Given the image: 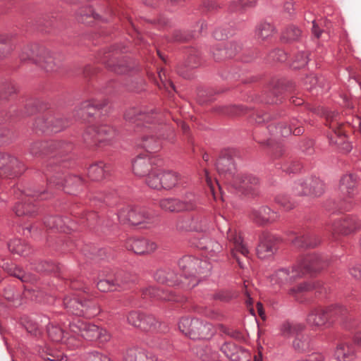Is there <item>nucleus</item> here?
Segmentation results:
<instances>
[{
    "label": "nucleus",
    "mask_w": 361,
    "mask_h": 361,
    "mask_svg": "<svg viewBox=\"0 0 361 361\" xmlns=\"http://www.w3.org/2000/svg\"><path fill=\"white\" fill-rule=\"evenodd\" d=\"M69 329L71 335L65 342L67 348L71 350L80 346L82 338L90 341H98L100 343H106L111 338L110 334L105 329L80 319L71 322Z\"/></svg>",
    "instance_id": "f257e3e1"
},
{
    "label": "nucleus",
    "mask_w": 361,
    "mask_h": 361,
    "mask_svg": "<svg viewBox=\"0 0 361 361\" xmlns=\"http://www.w3.org/2000/svg\"><path fill=\"white\" fill-rule=\"evenodd\" d=\"M324 267V262L321 256L310 254L302 257L296 265L279 269L273 275L272 280L281 285L291 283L295 279L311 271H318Z\"/></svg>",
    "instance_id": "f03ea898"
},
{
    "label": "nucleus",
    "mask_w": 361,
    "mask_h": 361,
    "mask_svg": "<svg viewBox=\"0 0 361 361\" xmlns=\"http://www.w3.org/2000/svg\"><path fill=\"white\" fill-rule=\"evenodd\" d=\"M14 197L19 199L13 208V211L18 216L34 217L39 213L38 207L32 203L30 197L37 199H47L44 196V190H36L32 188L21 190L18 187L12 189Z\"/></svg>",
    "instance_id": "7ed1b4c3"
},
{
    "label": "nucleus",
    "mask_w": 361,
    "mask_h": 361,
    "mask_svg": "<svg viewBox=\"0 0 361 361\" xmlns=\"http://www.w3.org/2000/svg\"><path fill=\"white\" fill-rule=\"evenodd\" d=\"M180 331L192 340L210 339L216 333L213 325L197 318H181L178 322Z\"/></svg>",
    "instance_id": "20e7f679"
},
{
    "label": "nucleus",
    "mask_w": 361,
    "mask_h": 361,
    "mask_svg": "<svg viewBox=\"0 0 361 361\" xmlns=\"http://www.w3.org/2000/svg\"><path fill=\"white\" fill-rule=\"evenodd\" d=\"M178 266L183 271V275L188 279L193 277L195 282L192 286H195L198 283L196 279L197 276L205 278L210 275L212 266L207 259L197 258L192 255H186L178 261Z\"/></svg>",
    "instance_id": "39448f33"
},
{
    "label": "nucleus",
    "mask_w": 361,
    "mask_h": 361,
    "mask_svg": "<svg viewBox=\"0 0 361 361\" xmlns=\"http://www.w3.org/2000/svg\"><path fill=\"white\" fill-rule=\"evenodd\" d=\"M179 182L180 176L178 173L163 170L160 166L146 178L147 185L156 190H170L178 185Z\"/></svg>",
    "instance_id": "423d86ee"
},
{
    "label": "nucleus",
    "mask_w": 361,
    "mask_h": 361,
    "mask_svg": "<svg viewBox=\"0 0 361 361\" xmlns=\"http://www.w3.org/2000/svg\"><path fill=\"white\" fill-rule=\"evenodd\" d=\"M45 176L49 185L61 188L68 194L76 195L83 188V180L78 176H65L59 172L51 176L47 173Z\"/></svg>",
    "instance_id": "0eeeda50"
},
{
    "label": "nucleus",
    "mask_w": 361,
    "mask_h": 361,
    "mask_svg": "<svg viewBox=\"0 0 361 361\" xmlns=\"http://www.w3.org/2000/svg\"><path fill=\"white\" fill-rule=\"evenodd\" d=\"M118 219L121 224L142 226L145 228L153 222L154 217L145 209L126 207L118 212Z\"/></svg>",
    "instance_id": "6e6552de"
},
{
    "label": "nucleus",
    "mask_w": 361,
    "mask_h": 361,
    "mask_svg": "<svg viewBox=\"0 0 361 361\" xmlns=\"http://www.w3.org/2000/svg\"><path fill=\"white\" fill-rule=\"evenodd\" d=\"M208 219L200 214L183 216L178 219L176 230L183 232H195L205 233L209 230Z\"/></svg>",
    "instance_id": "1a4fd4ad"
},
{
    "label": "nucleus",
    "mask_w": 361,
    "mask_h": 361,
    "mask_svg": "<svg viewBox=\"0 0 361 361\" xmlns=\"http://www.w3.org/2000/svg\"><path fill=\"white\" fill-rule=\"evenodd\" d=\"M117 135V131L108 125H101L96 128L90 127L83 134L84 140L89 145L102 142H111Z\"/></svg>",
    "instance_id": "9d476101"
},
{
    "label": "nucleus",
    "mask_w": 361,
    "mask_h": 361,
    "mask_svg": "<svg viewBox=\"0 0 361 361\" xmlns=\"http://www.w3.org/2000/svg\"><path fill=\"white\" fill-rule=\"evenodd\" d=\"M162 161L149 155L137 156L133 162V170L137 176L147 178L161 166Z\"/></svg>",
    "instance_id": "9b49d317"
},
{
    "label": "nucleus",
    "mask_w": 361,
    "mask_h": 361,
    "mask_svg": "<svg viewBox=\"0 0 361 361\" xmlns=\"http://www.w3.org/2000/svg\"><path fill=\"white\" fill-rule=\"evenodd\" d=\"M25 170L24 164L18 158L7 153H0V176H17Z\"/></svg>",
    "instance_id": "f8f14e48"
},
{
    "label": "nucleus",
    "mask_w": 361,
    "mask_h": 361,
    "mask_svg": "<svg viewBox=\"0 0 361 361\" xmlns=\"http://www.w3.org/2000/svg\"><path fill=\"white\" fill-rule=\"evenodd\" d=\"M231 184L245 194L255 195L259 188V180L251 174H238L233 177Z\"/></svg>",
    "instance_id": "ddd939ff"
},
{
    "label": "nucleus",
    "mask_w": 361,
    "mask_h": 361,
    "mask_svg": "<svg viewBox=\"0 0 361 361\" xmlns=\"http://www.w3.org/2000/svg\"><path fill=\"white\" fill-rule=\"evenodd\" d=\"M157 114L153 112H142L137 108H132L128 110L125 114V118L132 123H135L137 127V131L140 130L144 133H150L151 128L145 126L144 121L149 123L154 122Z\"/></svg>",
    "instance_id": "4468645a"
},
{
    "label": "nucleus",
    "mask_w": 361,
    "mask_h": 361,
    "mask_svg": "<svg viewBox=\"0 0 361 361\" xmlns=\"http://www.w3.org/2000/svg\"><path fill=\"white\" fill-rule=\"evenodd\" d=\"M361 228V217L356 215H348L334 221L332 228L334 232L350 235Z\"/></svg>",
    "instance_id": "2eb2a0df"
},
{
    "label": "nucleus",
    "mask_w": 361,
    "mask_h": 361,
    "mask_svg": "<svg viewBox=\"0 0 361 361\" xmlns=\"http://www.w3.org/2000/svg\"><path fill=\"white\" fill-rule=\"evenodd\" d=\"M227 239L231 244H233V247L231 248V254L234 258L236 259L240 268L243 269L244 265L240 262L237 255V252H239L242 255L248 257L250 251L247 245L243 242L242 237L238 234L236 231L228 228L227 231Z\"/></svg>",
    "instance_id": "dca6fc26"
},
{
    "label": "nucleus",
    "mask_w": 361,
    "mask_h": 361,
    "mask_svg": "<svg viewBox=\"0 0 361 361\" xmlns=\"http://www.w3.org/2000/svg\"><path fill=\"white\" fill-rule=\"evenodd\" d=\"M299 123L298 120L293 119L288 126L282 123H278L276 126L270 124L268 126V130L275 138L286 137L292 133L298 135L303 133V129L298 126Z\"/></svg>",
    "instance_id": "f3484780"
},
{
    "label": "nucleus",
    "mask_w": 361,
    "mask_h": 361,
    "mask_svg": "<svg viewBox=\"0 0 361 361\" xmlns=\"http://www.w3.org/2000/svg\"><path fill=\"white\" fill-rule=\"evenodd\" d=\"M223 354L231 361H249L250 354L248 350L236 345L232 342H226L220 348Z\"/></svg>",
    "instance_id": "a211bd4d"
},
{
    "label": "nucleus",
    "mask_w": 361,
    "mask_h": 361,
    "mask_svg": "<svg viewBox=\"0 0 361 361\" xmlns=\"http://www.w3.org/2000/svg\"><path fill=\"white\" fill-rule=\"evenodd\" d=\"M126 247L137 255H149L154 252L157 244L145 238H130L126 242Z\"/></svg>",
    "instance_id": "6ab92c4d"
},
{
    "label": "nucleus",
    "mask_w": 361,
    "mask_h": 361,
    "mask_svg": "<svg viewBox=\"0 0 361 361\" xmlns=\"http://www.w3.org/2000/svg\"><path fill=\"white\" fill-rule=\"evenodd\" d=\"M35 126L45 133H56L61 131L65 128L63 120L55 118L50 116L45 118L44 117L38 118L35 121Z\"/></svg>",
    "instance_id": "aec40b11"
},
{
    "label": "nucleus",
    "mask_w": 361,
    "mask_h": 361,
    "mask_svg": "<svg viewBox=\"0 0 361 361\" xmlns=\"http://www.w3.org/2000/svg\"><path fill=\"white\" fill-rule=\"evenodd\" d=\"M304 84L306 89L316 95L327 92L330 89L329 82L322 75L317 76L314 74H310L305 79Z\"/></svg>",
    "instance_id": "412c9836"
},
{
    "label": "nucleus",
    "mask_w": 361,
    "mask_h": 361,
    "mask_svg": "<svg viewBox=\"0 0 361 361\" xmlns=\"http://www.w3.org/2000/svg\"><path fill=\"white\" fill-rule=\"evenodd\" d=\"M44 223L47 227L56 229L61 232L76 230L75 222L68 217L63 218L59 216H49L44 219Z\"/></svg>",
    "instance_id": "4be33fe9"
},
{
    "label": "nucleus",
    "mask_w": 361,
    "mask_h": 361,
    "mask_svg": "<svg viewBox=\"0 0 361 361\" xmlns=\"http://www.w3.org/2000/svg\"><path fill=\"white\" fill-rule=\"evenodd\" d=\"M124 361H157L155 355L143 348L130 346L123 354Z\"/></svg>",
    "instance_id": "5701e85b"
},
{
    "label": "nucleus",
    "mask_w": 361,
    "mask_h": 361,
    "mask_svg": "<svg viewBox=\"0 0 361 361\" xmlns=\"http://www.w3.org/2000/svg\"><path fill=\"white\" fill-rule=\"evenodd\" d=\"M192 245L207 251L208 255L212 257L220 253L222 250V245L217 241L210 239L207 235H203L200 238H193L191 240Z\"/></svg>",
    "instance_id": "b1692460"
},
{
    "label": "nucleus",
    "mask_w": 361,
    "mask_h": 361,
    "mask_svg": "<svg viewBox=\"0 0 361 361\" xmlns=\"http://www.w3.org/2000/svg\"><path fill=\"white\" fill-rule=\"evenodd\" d=\"M145 297H149L156 300L164 301H179V298L169 288H159L150 286L144 290Z\"/></svg>",
    "instance_id": "393cba45"
},
{
    "label": "nucleus",
    "mask_w": 361,
    "mask_h": 361,
    "mask_svg": "<svg viewBox=\"0 0 361 361\" xmlns=\"http://www.w3.org/2000/svg\"><path fill=\"white\" fill-rule=\"evenodd\" d=\"M334 357L337 361H354L356 359L355 345L349 341H341L336 347Z\"/></svg>",
    "instance_id": "a878e982"
},
{
    "label": "nucleus",
    "mask_w": 361,
    "mask_h": 361,
    "mask_svg": "<svg viewBox=\"0 0 361 361\" xmlns=\"http://www.w3.org/2000/svg\"><path fill=\"white\" fill-rule=\"evenodd\" d=\"M330 326L335 322H339L345 328L348 326L345 324L348 315V310L343 305H334L326 307Z\"/></svg>",
    "instance_id": "bb28decb"
},
{
    "label": "nucleus",
    "mask_w": 361,
    "mask_h": 361,
    "mask_svg": "<svg viewBox=\"0 0 361 361\" xmlns=\"http://www.w3.org/2000/svg\"><path fill=\"white\" fill-rule=\"evenodd\" d=\"M277 247L272 236L267 235L261 238L257 247V255L261 259H266L272 257Z\"/></svg>",
    "instance_id": "cd10ccee"
},
{
    "label": "nucleus",
    "mask_w": 361,
    "mask_h": 361,
    "mask_svg": "<svg viewBox=\"0 0 361 361\" xmlns=\"http://www.w3.org/2000/svg\"><path fill=\"white\" fill-rule=\"evenodd\" d=\"M326 308H315L312 310L307 317V322L312 326L329 327V321Z\"/></svg>",
    "instance_id": "c85d7f7f"
},
{
    "label": "nucleus",
    "mask_w": 361,
    "mask_h": 361,
    "mask_svg": "<svg viewBox=\"0 0 361 361\" xmlns=\"http://www.w3.org/2000/svg\"><path fill=\"white\" fill-rule=\"evenodd\" d=\"M35 63L46 70L47 72L55 71L58 69L59 63L54 56L47 50L42 49Z\"/></svg>",
    "instance_id": "c756f323"
},
{
    "label": "nucleus",
    "mask_w": 361,
    "mask_h": 361,
    "mask_svg": "<svg viewBox=\"0 0 361 361\" xmlns=\"http://www.w3.org/2000/svg\"><path fill=\"white\" fill-rule=\"evenodd\" d=\"M106 105V102L99 103L94 100L85 101L81 104L80 106L77 110V114L81 118L86 119L93 116L97 111L101 109Z\"/></svg>",
    "instance_id": "7c9ffc66"
},
{
    "label": "nucleus",
    "mask_w": 361,
    "mask_h": 361,
    "mask_svg": "<svg viewBox=\"0 0 361 361\" xmlns=\"http://www.w3.org/2000/svg\"><path fill=\"white\" fill-rule=\"evenodd\" d=\"M254 220L257 224L273 222L278 219L279 215L269 207L263 206L252 212Z\"/></svg>",
    "instance_id": "2f4dec72"
},
{
    "label": "nucleus",
    "mask_w": 361,
    "mask_h": 361,
    "mask_svg": "<svg viewBox=\"0 0 361 361\" xmlns=\"http://www.w3.org/2000/svg\"><path fill=\"white\" fill-rule=\"evenodd\" d=\"M356 178L352 174H346L342 177L340 182L341 192L348 197L357 195Z\"/></svg>",
    "instance_id": "473e14b6"
},
{
    "label": "nucleus",
    "mask_w": 361,
    "mask_h": 361,
    "mask_svg": "<svg viewBox=\"0 0 361 361\" xmlns=\"http://www.w3.org/2000/svg\"><path fill=\"white\" fill-rule=\"evenodd\" d=\"M216 167L220 175L233 177V173L235 168L233 158L230 155L220 157L216 163Z\"/></svg>",
    "instance_id": "72a5a7b5"
},
{
    "label": "nucleus",
    "mask_w": 361,
    "mask_h": 361,
    "mask_svg": "<svg viewBox=\"0 0 361 361\" xmlns=\"http://www.w3.org/2000/svg\"><path fill=\"white\" fill-rule=\"evenodd\" d=\"M109 173V166L103 162L91 165L88 169V176L94 181H99L105 178Z\"/></svg>",
    "instance_id": "f704fd0d"
},
{
    "label": "nucleus",
    "mask_w": 361,
    "mask_h": 361,
    "mask_svg": "<svg viewBox=\"0 0 361 361\" xmlns=\"http://www.w3.org/2000/svg\"><path fill=\"white\" fill-rule=\"evenodd\" d=\"M320 243V239L314 235L305 234L293 240L294 246L298 248L314 247Z\"/></svg>",
    "instance_id": "c9c22d12"
},
{
    "label": "nucleus",
    "mask_w": 361,
    "mask_h": 361,
    "mask_svg": "<svg viewBox=\"0 0 361 361\" xmlns=\"http://www.w3.org/2000/svg\"><path fill=\"white\" fill-rule=\"evenodd\" d=\"M8 247L12 253L20 256H27L31 251L30 245L18 238L11 240L8 244Z\"/></svg>",
    "instance_id": "e433bc0d"
},
{
    "label": "nucleus",
    "mask_w": 361,
    "mask_h": 361,
    "mask_svg": "<svg viewBox=\"0 0 361 361\" xmlns=\"http://www.w3.org/2000/svg\"><path fill=\"white\" fill-rule=\"evenodd\" d=\"M139 147L145 148L147 152L152 153L157 152L161 148L159 140L152 136L147 135H142L140 137V142L138 144Z\"/></svg>",
    "instance_id": "4c0bfd02"
},
{
    "label": "nucleus",
    "mask_w": 361,
    "mask_h": 361,
    "mask_svg": "<svg viewBox=\"0 0 361 361\" xmlns=\"http://www.w3.org/2000/svg\"><path fill=\"white\" fill-rule=\"evenodd\" d=\"M238 51V47L235 44H231L228 47H216L213 50V56L215 60L219 61L227 58L233 57Z\"/></svg>",
    "instance_id": "58836bf2"
},
{
    "label": "nucleus",
    "mask_w": 361,
    "mask_h": 361,
    "mask_svg": "<svg viewBox=\"0 0 361 361\" xmlns=\"http://www.w3.org/2000/svg\"><path fill=\"white\" fill-rule=\"evenodd\" d=\"M176 274L170 269H158L154 274V279L160 283H167L171 286L176 283Z\"/></svg>",
    "instance_id": "ea45409f"
},
{
    "label": "nucleus",
    "mask_w": 361,
    "mask_h": 361,
    "mask_svg": "<svg viewBox=\"0 0 361 361\" xmlns=\"http://www.w3.org/2000/svg\"><path fill=\"white\" fill-rule=\"evenodd\" d=\"M64 305L67 312L78 317H82V302L76 298H65Z\"/></svg>",
    "instance_id": "a19ab883"
},
{
    "label": "nucleus",
    "mask_w": 361,
    "mask_h": 361,
    "mask_svg": "<svg viewBox=\"0 0 361 361\" xmlns=\"http://www.w3.org/2000/svg\"><path fill=\"white\" fill-rule=\"evenodd\" d=\"M274 33V27L269 23H262L256 28L255 37L259 42L271 37Z\"/></svg>",
    "instance_id": "79ce46f5"
},
{
    "label": "nucleus",
    "mask_w": 361,
    "mask_h": 361,
    "mask_svg": "<svg viewBox=\"0 0 361 361\" xmlns=\"http://www.w3.org/2000/svg\"><path fill=\"white\" fill-rule=\"evenodd\" d=\"M307 189H311L307 195L320 196L324 190V184L318 178H311L305 180Z\"/></svg>",
    "instance_id": "37998d69"
},
{
    "label": "nucleus",
    "mask_w": 361,
    "mask_h": 361,
    "mask_svg": "<svg viewBox=\"0 0 361 361\" xmlns=\"http://www.w3.org/2000/svg\"><path fill=\"white\" fill-rule=\"evenodd\" d=\"M82 302V317L92 318L100 313L101 308L96 302L90 300H84Z\"/></svg>",
    "instance_id": "c03bdc74"
},
{
    "label": "nucleus",
    "mask_w": 361,
    "mask_h": 361,
    "mask_svg": "<svg viewBox=\"0 0 361 361\" xmlns=\"http://www.w3.org/2000/svg\"><path fill=\"white\" fill-rule=\"evenodd\" d=\"M141 325L139 328L146 331H157L160 326V323L157 319L151 314H143Z\"/></svg>",
    "instance_id": "a18cd8bd"
},
{
    "label": "nucleus",
    "mask_w": 361,
    "mask_h": 361,
    "mask_svg": "<svg viewBox=\"0 0 361 361\" xmlns=\"http://www.w3.org/2000/svg\"><path fill=\"white\" fill-rule=\"evenodd\" d=\"M47 333L49 338L54 342H62L64 345H66L65 340H66L68 337L64 336V333L63 329L59 326L49 325L47 327Z\"/></svg>",
    "instance_id": "49530a36"
},
{
    "label": "nucleus",
    "mask_w": 361,
    "mask_h": 361,
    "mask_svg": "<svg viewBox=\"0 0 361 361\" xmlns=\"http://www.w3.org/2000/svg\"><path fill=\"white\" fill-rule=\"evenodd\" d=\"M199 201L197 197L191 195L184 200L179 199V210L181 212H190L197 209Z\"/></svg>",
    "instance_id": "de8ad7c7"
},
{
    "label": "nucleus",
    "mask_w": 361,
    "mask_h": 361,
    "mask_svg": "<svg viewBox=\"0 0 361 361\" xmlns=\"http://www.w3.org/2000/svg\"><path fill=\"white\" fill-rule=\"evenodd\" d=\"M160 207L170 212H180L179 210V199L177 198H164L159 202Z\"/></svg>",
    "instance_id": "09e8293b"
},
{
    "label": "nucleus",
    "mask_w": 361,
    "mask_h": 361,
    "mask_svg": "<svg viewBox=\"0 0 361 361\" xmlns=\"http://www.w3.org/2000/svg\"><path fill=\"white\" fill-rule=\"evenodd\" d=\"M337 124H334L331 126V131L328 133L327 137L331 145H341L345 141L344 133L340 130H336Z\"/></svg>",
    "instance_id": "8fccbe9b"
},
{
    "label": "nucleus",
    "mask_w": 361,
    "mask_h": 361,
    "mask_svg": "<svg viewBox=\"0 0 361 361\" xmlns=\"http://www.w3.org/2000/svg\"><path fill=\"white\" fill-rule=\"evenodd\" d=\"M37 51V46H27L23 48L20 54V58L22 61H31L35 63V61L37 59V56L39 55V51Z\"/></svg>",
    "instance_id": "3c124183"
},
{
    "label": "nucleus",
    "mask_w": 361,
    "mask_h": 361,
    "mask_svg": "<svg viewBox=\"0 0 361 361\" xmlns=\"http://www.w3.org/2000/svg\"><path fill=\"white\" fill-rule=\"evenodd\" d=\"M82 361H113L107 355L97 351L92 350L85 353L81 357Z\"/></svg>",
    "instance_id": "603ef678"
},
{
    "label": "nucleus",
    "mask_w": 361,
    "mask_h": 361,
    "mask_svg": "<svg viewBox=\"0 0 361 361\" xmlns=\"http://www.w3.org/2000/svg\"><path fill=\"white\" fill-rule=\"evenodd\" d=\"M300 36L301 30L293 25L287 27L282 34V38L287 42L298 40Z\"/></svg>",
    "instance_id": "864d4df0"
},
{
    "label": "nucleus",
    "mask_w": 361,
    "mask_h": 361,
    "mask_svg": "<svg viewBox=\"0 0 361 361\" xmlns=\"http://www.w3.org/2000/svg\"><path fill=\"white\" fill-rule=\"evenodd\" d=\"M310 190L311 189H307L305 181L301 180L295 182L292 186V193L295 196L307 195Z\"/></svg>",
    "instance_id": "5fc2aeb1"
},
{
    "label": "nucleus",
    "mask_w": 361,
    "mask_h": 361,
    "mask_svg": "<svg viewBox=\"0 0 361 361\" xmlns=\"http://www.w3.org/2000/svg\"><path fill=\"white\" fill-rule=\"evenodd\" d=\"M114 281V285L116 286V291H120L126 288L130 282V276L128 274H124L123 275H117L114 279H112Z\"/></svg>",
    "instance_id": "6e6d98bb"
},
{
    "label": "nucleus",
    "mask_w": 361,
    "mask_h": 361,
    "mask_svg": "<svg viewBox=\"0 0 361 361\" xmlns=\"http://www.w3.org/2000/svg\"><path fill=\"white\" fill-rule=\"evenodd\" d=\"M116 286L112 279H102L97 283V288L102 292L116 291Z\"/></svg>",
    "instance_id": "4d7b16f0"
},
{
    "label": "nucleus",
    "mask_w": 361,
    "mask_h": 361,
    "mask_svg": "<svg viewBox=\"0 0 361 361\" xmlns=\"http://www.w3.org/2000/svg\"><path fill=\"white\" fill-rule=\"evenodd\" d=\"M143 314L137 311H132L127 316V321L130 325L139 328L141 325Z\"/></svg>",
    "instance_id": "13d9d810"
},
{
    "label": "nucleus",
    "mask_w": 361,
    "mask_h": 361,
    "mask_svg": "<svg viewBox=\"0 0 361 361\" xmlns=\"http://www.w3.org/2000/svg\"><path fill=\"white\" fill-rule=\"evenodd\" d=\"M276 201L286 210H290L293 209L295 205V202L292 201L290 197L286 195L277 196Z\"/></svg>",
    "instance_id": "bf43d9fd"
},
{
    "label": "nucleus",
    "mask_w": 361,
    "mask_h": 361,
    "mask_svg": "<svg viewBox=\"0 0 361 361\" xmlns=\"http://www.w3.org/2000/svg\"><path fill=\"white\" fill-rule=\"evenodd\" d=\"M313 288V286L304 282L298 285L296 287L292 288L289 290V294L295 298L296 300H298L297 295L298 293H304L305 291H308Z\"/></svg>",
    "instance_id": "052dcab7"
},
{
    "label": "nucleus",
    "mask_w": 361,
    "mask_h": 361,
    "mask_svg": "<svg viewBox=\"0 0 361 361\" xmlns=\"http://www.w3.org/2000/svg\"><path fill=\"white\" fill-rule=\"evenodd\" d=\"M309 61L307 53L302 51L299 53L293 61V66L294 68H300L307 65Z\"/></svg>",
    "instance_id": "680f3d73"
},
{
    "label": "nucleus",
    "mask_w": 361,
    "mask_h": 361,
    "mask_svg": "<svg viewBox=\"0 0 361 361\" xmlns=\"http://www.w3.org/2000/svg\"><path fill=\"white\" fill-rule=\"evenodd\" d=\"M48 147L47 142H36L32 144L30 147V153L33 155H37L40 153H46V149Z\"/></svg>",
    "instance_id": "e2e57ef3"
},
{
    "label": "nucleus",
    "mask_w": 361,
    "mask_h": 361,
    "mask_svg": "<svg viewBox=\"0 0 361 361\" xmlns=\"http://www.w3.org/2000/svg\"><path fill=\"white\" fill-rule=\"evenodd\" d=\"M280 330L281 334L285 336L293 335L297 331L296 326L295 325H292L290 323L288 322L282 324V325L280 327Z\"/></svg>",
    "instance_id": "0e129e2a"
},
{
    "label": "nucleus",
    "mask_w": 361,
    "mask_h": 361,
    "mask_svg": "<svg viewBox=\"0 0 361 361\" xmlns=\"http://www.w3.org/2000/svg\"><path fill=\"white\" fill-rule=\"evenodd\" d=\"M294 349L298 352L305 351L308 348L307 339L296 338L293 342Z\"/></svg>",
    "instance_id": "69168bd1"
},
{
    "label": "nucleus",
    "mask_w": 361,
    "mask_h": 361,
    "mask_svg": "<svg viewBox=\"0 0 361 361\" xmlns=\"http://www.w3.org/2000/svg\"><path fill=\"white\" fill-rule=\"evenodd\" d=\"M47 357H44V361H68V357L63 354H56L54 353L49 352Z\"/></svg>",
    "instance_id": "338daca9"
},
{
    "label": "nucleus",
    "mask_w": 361,
    "mask_h": 361,
    "mask_svg": "<svg viewBox=\"0 0 361 361\" xmlns=\"http://www.w3.org/2000/svg\"><path fill=\"white\" fill-rule=\"evenodd\" d=\"M350 274L355 280L361 281V264H357L349 269Z\"/></svg>",
    "instance_id": "774afa93"
}]
</instances>
